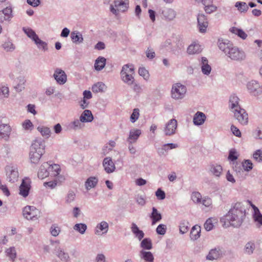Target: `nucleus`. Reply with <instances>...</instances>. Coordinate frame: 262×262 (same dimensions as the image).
<instances>
[{
  "instance_id": "obj_19",
  "label": "nucleus",
  "mask_w": 262,
  "mask_h": 262,
  "mask_svg": "<svg viewBox=\"0 0 262 262\" xmlns=\"http://www.w3.org/2000/svg\"><path fill=\"white\" fill-rule=\"evenodd\" d=\"M102 165L105 172L107 173H112L116 169L115 164L110 157L105 158L103 159Z\"/></svg>"
},
{
  "instance_id": "obj_27",
  "label": "nucleus",
  "mask_w": 262,
  "mask_h": 262,
  "mask_svg": "<svg viewBox=\"0 0 262 262\" xmlns=\"http://www.w3.org/2000/svg\"><path fill=\"white\" fill-rule=\"evenodd\" d=\"M26 79L23 76H19L15 80L16 85L14 86L15 90L20 92L25 88Z\"/></svg>"
},
{
  "instance_id": "obj_45",
  "label": "nucleus",
  "mask_w": 262,
  "mask_h": 262,
  "mask_svg": "<svg viewBox=\"0 0 262 262\" xmlns=\"http://www.w3.org/2000/svg\"><path fill=\"white\" fill-rule=\"evenodd\" d=\"M169 146L170 149L176 148L178 147L177 144L175 143H167L164 144L161 148L158 149V152L160 156L165 155L166 152L165 151V146Z\"/></svg>"
},
{
  "instance_id": "obj_34",
  "label": "nucleus",
  "mask_w": 262,
  "mask_h": 262,
  "mask_svg": "<svg viewBox=\"0 0 262 262\" xmlns=\"http://www.w3.org/2000/svg\"><path fill=\"white\" fill-rule=\"evenodd\" d=\"M202 51L201 46L197 43H193L189 45L187 48V53L189 54H199Z\"/></svg>"
},
{
  "instance_id": "obj_2",
  "label": "nucleus",
  "mask_w": 262,
  "mask_h": 262,
  "mask_svg": "<svg viewBox=\"0 0 262 262\" xmlns=\"http://www.w3.org/2000/svg\"><path fill=\"white\" fill-rule=\"evenodd\" d=\"M218 46L220 49L231 60L241 61L244 60L246 58L245 52L234 46L228 40L219 39Z\"/></svg>"
},
{
  "instance_id": "obj_48",
  "label": "nucleus",
  "mask_w": 262,
  "mask_h": 262,
  "mask_svg": "<svg viewBox=\"0 0 262 262\" xmlns=\"http://www.w3.org/2000/svg\"><path fill=\"white\" fill-rule=\"evenodd\" d=\"M80 118L79 120L75 119L70 124V127L71 128L74 130H77L81 129L83 125L82 124Z\"/></svg>"
},
{
  "instance_id": "obj_1",
  "label": "nucleus",
  "mask_w": 262,
  "mask_h": 262,
  "mask_svg": "<svg viewBox=\"0 0 262 262\" xmlns=\"http://www.w3.org/2000/svg\"><path fill=\"white\" fill-rule=\"evenodd\" d=\"M246 216V208L241 202L233 205L227 214L226 220L231 226L238 228L242 224Z\"/></svg>"
},
{
  "instance_id": "obj_14",
  "label": "nucleus",
  "mask_w": 262,
  "mask_h": 262,
  "mask_svg": "<svg viewBox=\"0 0 262 262\" xmlns=\"http://www.w3.org/2000/svg\"><path fill=\"white\" fill-rule=\"evenodd\" d=\"M11 132V127L8 124L0 123V139L8 141Z\"/></svg>"
},
{
  "instance_id": "obj_40",
  "label": "nucleus",
  "mask_w": 262,
  "mask_h": 262,
  "mask_svg": "<svg viewBox=\"0 0 262 262\" xmlns=\"http://www.w3.org/2000/svg\"><path fill=\"white\" fill-rule=\"evenodd\" d=\"M133 74L121 75L122 80L128 85H132L134 83L135 78L133 76Z\"/></svg>"
},
{
  "instance_id": "obj_32",
  "label": "nucleus",
  "mask_w": 262,
  "mask_h": 262,
  "mask_svg": "<svg viewBox=\"0 0 262 262\" xmlns=\"http://www.w3.org/2000/svg\"><path fill=\"white\" fill-rule=\"evenodd\" d=\"M82 122H91L93 121L94 117L91 111L84 110L80 116Z\"/></svg>"
},
{
  "instance_id": "obj_16",
  "label": "nucleus",
  "mask_w": 262,
  "mask_h": 262,
  "mask_svg": "<svg viewBox=\"0 0 262 262\" xmlns=\"http://www.w3.org/2000/svg\"><path fill=\"white\" fill-rule=\"evenodd\" d=\"M50 163L44 162L39 167L38 171V178L40 179H43L48 177L50 174L49 169Z\"/></svg>"
},
{
  "instance_id": "obj_35",
  "label": "nucleus",
  "mask_w": 262,
  "mask_h": 262,
  "mask_svg": "<svg viewBox=\"0 0 262 262\" xmlns=\"http://www.w3.org/2000/svg\"><path fill=\"white\" fill-rule=\"evenodd\" d=\"M106 59L102 56H99L95 61L94 67L97 71H101L105 67Z\"/></svg>"
},
{
  "instance_id": "obj_23",
  "label": "nucleus",
  "mask_w": 262,
  "mask_h": 262,
  "mask_svg": "<svg viewBox=\"0 0 262 262\" xmlns=\"http://www.w3.org/2000/svg\"><path fill=\"white\" fill-rule=\"evenodd\" d=\"M222 256V252L219 248H215L211 249L206 256L207 259L214 260L217 259Z\"/></svg>"
},
{
  "instance_id": "obj_53",
  "label": "nucleus",
  "mask_w": 262,
  "mask_h": 262,
  "mask_svg": "<svg viewBox=\"0 0 262 262\" xmlns=\"http://www.w3.org/2000/svg\"><path fill=\"white\" fill-rule=\"evenodd\" d=\"M23 128L26 130L31 131L34 128V126L32 122L30 120H26L23 123Z\"/></svg>"
},
{
  "instance_id": "obj_12",
  "label": "nucleus",
  "mask_w": 262,
  "mask_h": 262,
  "mask_svg": "<svg viewBox=\"0 0 262 262\" xmlns=\"http://www.w3.org/2000/svg\"><path fill=\"white\" fill-rule=\"evenodd\" d=\"M53 77L56 82L60 85L64 84L67 81V76L65 72L59 68L55 70Z\"/></svg>"
},
{
  "instance_id": "obj_44",
  "label": "nucleus",
  "mask_w": 262,
  "mask_h": 262,
  "mask_svg": "<svg viewBox=\"0 0 262 262\" xmlns=\"http://www.w3.org/2000/svg\"><path fill=\"white\" fill-rule=\"evenodd\" d=\"M235 7L241 13H245L249 9L248 5L245 2H237L235 4Z\"/></svg>"
},
{
  "instance_id": "obj_25",
  "label": "nucleus",
  "mask_w": 262,
  "mask_h": 262,
  "mask_svg": "<svg viewBox=\"0 0 262 262\" xmlns=\"http://www.w3.org/2000/svg\"><path fill=\"white\" fill-rule=\"evenodd\" d=\"M132 233L134 234L135 236L138 238V239L141 241L144 236V233L143 231L139 229L137 225L133 223L130 227Z\"/></svg>"
},
{
  "instance_id": "obj_50",
  "label": "nucleus",
  "mask_w": 262,
  "mask_h": 262,
  "mask_svg": "<svg viewBox=\"0 0 262 262\" xmlns=\"http://www.w3.org/2000/svg\"><path fill=\"white\" fill-rule=\"evenodd\" d=\"M34 42L37 45L38 49H42L44 51H46L48 50V43L41 40L39 37L35 40Z\"/></svg>"
},
{
  "instance_id": "obj_39",
  "label": "nucleus",
  "mask_w": 262,
  "mask_h": 262,
  "mask_svg": "<svg viewBox=\"0 0 262 262\" xmlns=\"http://www.w3.org/2000/svg\"><path fill=\"white\" fill-rule=\"evenodd\" d=\"M140 247L142 250H150L152 248V242L149 238H145L143 239L140 243Z\"/></svg>"
},
{
  "instance_id": "obj_8",
  "label": "nucleus",
  "mask_w": 262,
  "mask_h": 262,
  "mask_svg": "<svg viewBox=\"0 0 262 262\" xmlns=\"http://www.w3.org/2000/svg\"><path fill=\"white\" fill-rule=\"evenodd\" d=\"M7 180L11 183L17 181L19 173L17 167L14 165H7L5 167Z\"/></svg>"
},
{
  "instance_id": "obj_61",
  "label": "nucleus",
  "mask_w": 262,
  "mask_h": 262,
  "mask_svg": "<svg viewBox=\"0 0 262 262\" xmlns=\"http://www.w3.org/2000/svg\"><path fill=\"white\" fill-rule=\"evenodd\" d=\"M139 74L143 77L144 79L147 80L149 78L148 72L145 68H140L138 70Z\"/></svg>"
},
{
  "instance_id": "obj_26",
  "label": "nucleus",
  "mask_w": 262,
  "mask_h": 262,
  "mask_svg": "<svg viewBox=\"0 0 262 262\" xmlns=\"http://www.w3.org/2000/svg\"><path fill=\"white\" fill-rule=\"evenodd\" d=\"M56 255L62 261L68 262L70 260L68 253L66 252L60 247L56 248Z\"/></svg>"
},
{
  "instance_id": "obj_63",
  "label": "nucleus",
  "mask_w": 262,
  "mask_h": 262,
  "mask_svg": "<svg viewBox=\"0 0 262 262\" xmlns=\"http://www.w3.org/2000/svg\"><path fill=\"white\" fill-rule=\"evenodd\" d=\"M75 197V194L74 192V191H69L67 194V196L66 197V203H70L72 202L74 200Z\"/></svg>"
},
{
  "instance_id": "obj_46",
  "label": "nucleus",
  "mask_w": 262,
  "mask_h": 262,
  "mask_svg": "<svg viewBox=\"0 0 262 262\" xmlns=\"http://www.w3.org/2000/svg\"><path fill=\"white\" fill-rule=\"evenodd\" d=\"M222 167L220 165H211L210 166L211 172L216 177H219L222 172Z\"/></svg>"
},
{
  "instance_id": "obj_13",
  "label": "nucleus",
  "mask_w": 262,
  "mask_h": 262,
  "mask_svg": "<svg viewBox=\"0 0 262 262\" xmlns=\"http://www.w3.org/2000/svg\"><path fill=\"white\" fill-rule=\"evenodd\" d=\"M239 102V98L235 94L231 95L229 100V108L232 113L242 108Z\"/></svg>"
},
{
  "instance_id": "obj_33",
  "label": "nucleus",
  "mask_w": 262,
  "mask_h": 262,
  "mask_svg": "<svg viewBox=\"0 0 262 262\" xmlns=\"http://www.w3.org/2000/svg\"><path fill=\"white\" fill-rule=\"evenodd\" d=\"M201 227L198 225H195L191 228L190 233V238L191 240L195 241L200 237Z\"/></svg>"
},
{
  "instance_id": "obj_54",
  "label": "nucleus",
  "mask_w": 262,
  "mask_h": 262,
  "mask_svg": "<svg viewBox=\"0 0 262 262\" xmlns=\"http://www.w3.org/2000/svg\"><path fill=\"white\" fill-rule=\"evenodd\" d=\"M140 114L138 108H134L130 117V121L132 123L135 122L139 118Z\"/></svg>"
},
{
  "instance_id": "obj_20",
  "label": "nucleus",
  "mask_w": 262,
  "mask_h": 262,
  "mask_svg": "<svg viewBox=\"0 0 262 262\" xmlns=\"http://www.w3.org/2000/svg\"><path fill=\"white\" fill-rule=\"evenodd\" d=\"M12 17V10L11 7H8L0 11V21L1 22L9 20Z\"/></svg>"
},
{
  "instance_id": "obj_15",
  "label": "nucleus",
  "mask_w": 262,
  "mask_h": 262,
  "mask_svg": "<svg viewBox=\"0 0 262 262\" xmlns=\"http://www.w3.org/2000/svg\"><path fill=\"white\" fill-rule=\"evenodd\" d=\"M161 14L163 19L166 21L173 20L177 16V12L171 8H165L162 10Z\"/></svg>"
},
{
  "instance_id": "obj_10",
  "label": "nucleus",
  "mask_w": 262,
  "mask_h": 262,
  "mask_svg": "<svg viewBox=\"0 0 262 262\" xmlns=\"http://www.w3.org/2000/svg\"><path fill=\"white\" fill-rule=\"evenodd\" d=\"M177 121L175 119H171L165 124V126L163 129L164 134L166 136H172L176 134L177 128Z\"/></svg>"
},
{
  "instance_id": "obj_29",
  "label": "nucleus",
  "mask_w": 262,
  "mask_h": 262,
  "mask_svg": "<svg viewBox=\"0 0 262 262\" xmlns=\"http://www.w3.org/2000/svg\"><path fill=\"white\" fill-rule=\"evenodd\" d=\"M140 257L144 260V262H154V257L152 253L150 251H146L142 250L139 252Z\"/></svg>"
},
{
  "instance_id": "obj_64",
  "label": "nucleus",
  "mask_w": 262,
  "mask_h": 262,
  "mask_svg": "<svg viewBox=\"0 0 262 262\" xmlns=\"http://www.w3.org/2000/svg\"><path fill=\"white\" fill-rule=\"evenodd\" d=\"M253 216L254 221L257 222L260 225H262V214L260 211L253 213Z\"/></svg>"
},
{
  "instance_id": "obj_37",
  "label": "nucleus",
  "mask_w": 262,
  "mask_h": 262,
  "mask_svg": "<svg viewBox=\"0 0 262 262\" xmlns=\"http://www.w3.org/2000/svg\"><path fill=\"white\" fill-rule=\"evenodd\" d=\"M255 249V244L254 242H249L246 244L244 248V252L248 255H251L253 253Z\"/></svg>"
},
{
  "instance_id": "obj_3",
  "label": "nucleus",
  "mask_w": 262,
  "mask_h": 262,
  "mask_svg": "<svg viewBox=\"0 0 262 262\" xmlns=\"http://www.w3.org/2000/svg\"><path fill=\"white\" fill-rule=\"evenodd\" d=\"M45 142L41 138H37L32 143L30 148L29 160L32 164H37L45 152Z\"/></svg>"
},
{
  "instance_id": "obj_7",
  "label": "nucleus",
  "mask_w": 262,
  "mask_h": 262,
  "mask_svg": "<svg viewBox=\"0 0 262 262\" xmlns=\"http://www.w3.org/2000/svg\"><path fill=\"white\" fill-rule=\"evenodd\" d=\"M128 8V0H115L114 5H110V11L117 15L119 11L125 12Z\"/></svg>"
},
{
  "instance_id": "obj_57",
  "label": "nucleus",
  "mask_w": 262,
  "mask_h": 262,
  "mask_svg": "<svg viewBox=\"0 0 262 262\" xmlns=\"http://www.w3.org/2000/svg\"><path fill=\"white\" fill-rule=\"evenodd\" d=\"M6 252L11 259L13 260L16 257V251L14 247H11L6 250Z\"/></svg>"
},
{
  "instance_id": "obj_56",
  "label": "nucleus",
  "mask_w": 262,
  "mask_h": 262,
  "mask_svg": "<svg viewBox=\"0 0 262 262\" xmlns=\"http://www.w3.org/2000/svg\"><path fill=\"white\" fill-rule=\"evenodd\" d=\"M3 47L7 52L13 51L15 47L13 44L10 41H6L3 45Z\"/></svg>"
},
{
  "instance_id": "obj_31",
  "label": "nucleus",
  "mask_w": 262,
  "mask_h": 262,
  "mask_svg": "<svg viewBox=\"0 0 262 262\" xmlns=\"http://www.w3.org/2000/svg\"><path fill=\"white\" fill-rule=\"evenodd\" d=\"M71 38L74 43H81L83 41L82 34L77 31H73L71 33Z\"/></svg>"
},
{
  "instance_id": "obj_28",
  "label": "nucleus",
  "mask_w": 262,
  "mask_h": 262,
  "mask_svg": "<svg viewBox=\"0 0 262 262\" xmlns=\"http://www.w3.org/2000/svg\"><path fill=\"white\" fill-rule=\"evenodd\" d=\"M98 179L96 177H90L86 180L84 186L87 190L95 188L97 185Z\"/></svg>"
},
{
  "instance_id": "obj_9",
  "label": "nucleus",
  "mask_w": 262,
  "mask_h": 262,
  "mask_svg": "<svg viewBox=\"0 0 262 262\" xmlns=\"http://www.w3.org/2000/svg\"><path fill=\"white\" fill-rule=\"evenodd\" d=\"M234 117L242 125H247L248 123L249 117L248 115L246 110L241 108L232 112Z\"/></svg>"
},
{
  "instance_id": "obj_18",
  "label": "nucleus",
  "mask_w": 262,
  "mask_h": 262,
  "mask_svg": "<svg viewBox=\"0 0 262 262\" xmlns=\"http://www.w3.org/2000/svg\"><path fill=\"white\" fill-rule=\"evenodd\" d=\"M108 224L105 221H102L98 224L95 229V234L97 235H102L106 234L108 230Z\"/></svg>"
},
{
  "instance_id": "obj_51",
  "label": "nucleus",
  "mask_w": 262,
  "mask_h": 262,
  "mask_svg": "<svg viewBox=\"0 0 262 262\" xmlns=\"http://www.w3.org/2000/svg\"><path fill=\"white\" fill-rule=\"evenodd\" d=\"M73 229L80 234H83L87 229V226L83 223L76 224L74 226Z\"/></svg>"
},
{
  "instance_id": "obj_6",
  "label": "nucleus",
  "mask_w": 262,
  "mask_h": 262,
  "mask_svg": "<svg viewBox=\"0 0 262 262\" xmlns=\"http://www.w3.org/2000/svg\"><path fill=\"white\" fill-rule=\"evenodd\" d=\"M40 211L32 206H27L23 210V215L28 220H37L40 217Z\"/></svg>"
},
{
  "instance_id": "obj_42",
  "label": "nucleus",
  "mask_w": 262,
  "mask_h": 262,
  "mask_svg": "<svg viewBox=\"0 0 262 262\" xmlns=\"http://www.w3.org/2000/svg\"><path fill=\"white\" fill-rule=\"evenodd\" d=\"M190 225L186 220H182L180 222L179 225L180 233L182 234L186 233L189 229Z\"/></svg>"
},
{
  "instance_id": "obj_49",
  "label": "nucleus",
  "mask_w": 262,
  "mask_h": 262,
  "mask_svg": "<svg viewBox=\"0 0 262 262\" xmlns=\"http://www.w3.org/2000/svg\"><path fill=\"white\" fill-rule=\"evenodd\" d=\"M23 31L27 34V35L31 38L34 41L38 37V35L36 34L32 29L23 28Z\"/></svg>"
},
{
  "instance_id": "obj_62",
  "label": "nucleus",
  "mask_w": 262,
  "mask_h": 262,
  "mask_svg": "<svg viewBox=\"0 0 262 262\" xmlns=\"http://www.w3.org/2000/svg\"><path fill=\"white\" fill-rule=\"evenodd\" d=\"M254 159L257 162H262V150L258 149L256 150L253 154Z\"/></svg>"
},
{
  "instance_id": "obj_24",
  "label": "nucleus",
  "mask_w": 262,
  "mask_h": 262,
  "mask_svg": "<svg viewBox=\"0 0 262 262\" xmlns=\"http://www.w3.org/2000/svg\"><path fill=\"white\" fill-rule=\"evenodd\" d=\"M206 119V117L204 113L197 112L194 115L193 122L195 125H201L204 123Z\"/></svg>"
},
{
  "instance_id": "obj_59",
  "label": "nucleus",
  "mask_w": 262,
  "mask_h": 262,
  "mask_svg": "<svg viewBox=\"0 0 262 262\" xmlns=\"http://www.w3.org/2000/svg\"><path fill=\"white\" fill-rule=\"evenodd\" d=\"M167 229L166 226L164 224H160L156 229L157 234L159 235H164Z\"/></svg>"
},
{
  "instance_id": "obj_5",
  "label": "nucleus",
  "mask_w": 262,
  "mask_h": 262,
  "mask_svg": "<svg viewBox=\"0 0 262 262\" xmlns=\"http://www.w3.org/2000/svg\"><path fill=\"white\" fill-rule=\"evenodd\" d=\"M249 93L262 100V85L256 80H251L247 84Z\"/></svg>"
},
{
  "instance_id": "obj_47",
  "label": "nucleus",
  "mask_w": 262,
  "mask_h": 262,
  "mask_svg": "<svg viewBox=\"0 0 262 262\" xmlns=\"http://www.w3.org/2000/svg\"><path fill=\"white\" fill-rule=\"evenodd\" d=\"M134 68L132 64H125L123 66L120 75L134 74Z\"/></svg>"
},
{
  "instance_id": "obj_36",
  "label": "nucleus",
  "mask_w": 262,
  "mask_h": 262,
  "mask_svg": "<svg viewBox=\"0 0 262 262\" xmlns=\"http://www.w3.org/2000/svg\"><path fill=\"white\" fill-rule=\"evenodd\" d=\"M229 31L232 33L237 35L243 39H245L247 37V34L241 29L237 28L235 27H232L230 28Z\"/></svg>"
},
{
  "instance_id": "obj_41",
  "label": "nucleus",
  "mask_w": 262,
  "mask_h": 262,
  "mask_svg": "<svg viewBox=\"0 0 262 262\" xmlns=\"http://www.w3.org/2000/svg\"><path fill=\"white\" fill-rule=\"evenodd\" d=\"M49 172L51 176H57L60 172L61 169L58 164H51L50 163Z\"/></svg>"
},
{
  "instance_id": "obj_55",
  "label": "nucleus",
  "mask_w": 262,
  "mask_h": 262,
  "mask_svg": "<svg viewBox=\"0 0 262 262\" xmlns=\"http://www.w3.org/2000/svg\"><path fill=\"white\" fill-rule=\"evenodd\" d=\"M50 232L52 235L53 236H57L59 235L60 232V228L58 227L56 225L53 224L50 228Z\"/></svg>"
},
{
  "instance_id": "obj_38",
  "label": "nucleus",
  "mask_w": 262,
  "mask_h": 262,
  "mask_svg": "<svg viewBox=\"0 0 262 262\" xmlns=\"http://www.w3.org/2000/svg\"><path fill=\"white\" fill-rule=\"evenodd\" d=\"M37 130L41 134L42 137L48 139L51 134V131L49 127L45 126H39L37 128Z\"/></svg>"
},
{
  "instance_id": "obj_11",
  "label": "nucleus",
  "mask_w": 262,
  "mask_h": 262,
  "mask_svg": "<svg viewBox=\"0 0 262 262\" xmlns=\"http://www.w3.org/2000/svg\"><path fill=\"white\" fill-rule=\"evenodd\" d=\"M198 27L201 33H205L208 26V22L206 16L199 13L197 16Z\"/></svg>"
},
{
  "instance_id": "obj_22",
  "label": "nucleus",
  "mask_w": 262,
  "mask_h": 262,
  "mask_svg": "<svg viewBox=\"0 0 262 262\" xmlns=\"http://www.w3.org/2000/svg\"><path fill=\"white\" fill-rule=\"evenodd\" d=\"M201 71L206 75H209L211 71V67L208 64V61L206 57H202L200 62Z\"/></svg>"
},
{
  "instance_id": "obj_52",
  "label": "nucleus",
  "mask_w": 262,
  "mask_h": 262,
  "mask_svg": "<svg viewBox=\"0 0 262 262\" xmlns=\"http://www.w3.org/2000/svg\"><path fill=\"white\" fill-rule=\"evenodd\" d=\"M242 166L246 171H249L253 168V164L250 160H245L242 163Z\"/></svg>"
},
{
  "instance_id": "obj_21",
  "label": "nucleus",
  "mask_w": 262,
  "mask_h": 262,
  "mask_svg": "<svg viewBox=\"0 0 262 262\" xmlns=\"http://www.w3.org/2000/svg\"><path fill=\"white\" fill-rule=\"evenodd\" d=\"M141 134V130L139 129H132L129 132V135L127 139L128 143H135Z\"/></svg>"
},
{
  "instance_id": "obj_58",
  "label": "nucleus",
  "mask_w": 262,
  "mask_h": 262,
  "mask_svg": "<svg viewBox=\"0 0 262 262\" xmlns=\"http://www.w3.org/2000/svg\"><path fill=\"white\" fill-rule=\"evenodd\" d=\"M202 195L198 192H194L191 194V200L194 203H200L201 202Z\"/></svg>"
},
{
  "instance_id": "obj_4",
  "label": "nucleus",
  "mask_w": 262,
  "mask_h": 262,
  "mask_svg": "<svg viewBox=\"0 0 262 262\" xmlns=\"http://www.w3.org/2000/svg\"><path fill=\"white\" fill-rule=\"evenodd\" d=\"M187 92L186 86L181 83L173 84L171 88V96L175 100L182 99Z\"/></svg>"
},
{
  "instance_id": "obj_30",
  "label": "nucleus",
  "mask_w": 262,
  "mask_h": 262,
  "mask_svg": "<svg viewBox=\"0 0 262 262\" xmlns=\"http://www.w3.org/2000/svg\"><path fill=\"white\" fill-rule=\"evenodd\" d=\"M149 216L152 221L151 224L152 225L160 221L162 219L161 214L155 207H152V212Z\"/></svg>"
},
{
  "instance_id": "obj_60",
  "label": "nucleus",
  "mask_w": 262,
  "mask_h": 262,
  "mask_svg": "<svg viewBox=\"0 0 262 262\" xmlns=\"http://www.w3.org/2000/svg\"><path fill=\"white\" fill-rule=\"evenodd\" d=\"M204 10L207 14H211L217 10V7L213 4L209 5L204 7Z\"/></svg>"
},
{
  "instance_id": "obj_43",
  "label": "nucleus",
  "mask_w": 262,
  "mask_h": 262,
  "mask_svg": "<svg viewBox=\"0 0 262 262\" xmlns=\"http://www.w3.org/2000/svg\"><path fill=\"white\" fill-rule=\"evenodd\" d=\"M105 89V84L102 82H98L94 84L92 88L93 92L95 93H102Z\"/></svg>"
},
{
  "instance_id": "obj_17",
  "label": "nucleus",
  "mask_w": 262,
  "mask_h": 262,
  "mask_svg": "<svg viewBox=\"0 0 262 262\" xmlns=\"http://www.w3.org/2000/svg\"><path fill=\"white\" fill-rule=\"evenodd\" d=\"M30 181L29 180H23L21 184L19 186V194L23 196L27 197L30 189Z\"/></svg>"
}]
</instances>
